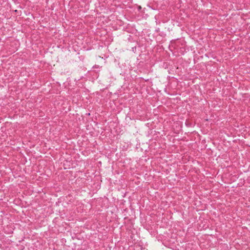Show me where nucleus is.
Instances as JSON below:
<instances>
[{
	"instance_id": "f257e3e1",
	"label": "nucleus",
	"mask_w": 250,
	"mask_h": 250,
	"mask_svg": "<svg viewBox=\"0 0 250 250\" xmlns=\"http://www.w3.org/2000/svg\"><path fill=\"white\" fill-rule=\"evenodd\" d=\"M93 67L95 68H97L99 67V66L97 65H95V66H93Z\"/></svg>"
}]
</instances>
